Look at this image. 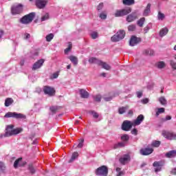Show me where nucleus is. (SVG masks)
I'll use <instances>...</instances> for the list:
<instances>
[{"instance_id": "49", "label": "nucleus", "mask_w": 176, "mask_h": 176, "mask_svg": "<svg viewBox=\"0 0 176 176\" xmlns=\"http://www.w3.org/2000/svg\"><path fill=\"white\" fill-rule=\"evenodd\" d=\"M49 19V13H46L44 16L41 17V21H45Z\"/></svg>"}, {"instance_id": "48", "label": "nucleus", "mask_w": 176, "mask_h": 176, "mask_svg": "<svg viewBox=\"0 0 176 176\" xmlns=\"http://www.w3.org/2000/svg\"><path fill=\"white\" fill-rule=\"evenodd\" d=\"M157 17H158V20H163L165 16H164V14L162 13L161 12H159Z\"/></svg>"}, {"instance_id": "56", "label": "nucleus", "mask_w": 176, "mask_h": 176, "mask_svg": "<svg viewBox=\"0 0 176 176\" xmlns=\"http://www.w3.org/2000/svg\"><path fill=\"white\" fill-rule=\"evenodd\" d=\"M104 101H107V102L111 101L112 100V96H109V97L104 96Z\"/></svg>"}, {"instance_id": "31", "label": "nucleus", "mask_w": 176, "mask_h": 176, "mask_svg": "<svg viewBox=\"0 0 176 176\" xmlns=\"http://www.w3.org/2000/svg\"><path fill=\"white\" fill-rule=\"evenodd\" d=\"M160 144H162L160 141L155 140L151 143V146H153L154 148H159V146H160Z\"/></svg>"}, {"instance_id": "20", "label": "nucleus", "mask_w": 176, "mask_h": 176, "mask_svg": "<svg viewBox=\"0 0 176 176\" xmlns=\"http://www.w3.org/2000/svg\"><path fill=\"white\" fill-rule=\"evenodd\" d=\"M166 157H168V159H173V157H176V150H172L165 155Z\"/></svg>"}, {"instance_id": "28", "label": "nucleus", "mask_w": 176, "mask_h": 176, "mask_svg": "<svg viewBox=\"0 0 176 176\" xmlns=\"http://www.w3.org/2000/svg\"><path fill=\"white\" fill-rule=\"evenodd\" d=\"M79 156V153L78 152H74L72 155V157L69 161V163H72L75 159H76Z\"/></svg>"}, {"instance_id": "36", "label": "nucleus", "mask_w": 176, "mask_h": 176, "mask_svg": "<svg viewBox=\"0 0 176 176\" xmlns=\"http://www.w3.org/2000/svg\"><path fill=\"white\" fill-rule=\"evenodd\" d=\"M157 67L159 68V69H162V68L166 67V63H164V61H160L157 63Z\"/></svg>"}, {"instance_id": "54", "label": "nucleus", "mask_w": 176, "mask_h": 176, "mask_svg": "<svg viewBox=\"0 0 176 176\" xmlns=\"http://www.w3.org/2000/svg\"><path fill=\"white\" fill-rule=\"evenodd\" d=\"M131 134H133V135H137V134H138V130H137V129H133L131 131Z\"/></svg>"}, {"instance_id": "63", "label": "nucleus", "mask_w": 176, "mask_h": 176, "mask_svg": "<svg viewBox=\"0 0 176 176\" xmlns=\"http://www.w3.org/2000/svg\"><path fill=\"white\" fill-rule=\"evenodd\" d=\"M5 34V32H3V30H0V39L1 38H2V36H3V34Z\"/></svg>"}, {"instance_id": "19", "label": "nucleus", "mask_w": 176, "mask_h": 176, "mask_svg": "<svg viewBox=\"0 0 176 176\" xmlns=\"http://www.w3.org/2000/svg\"><path fill=\"white\" fill-rule=\"evenodd\" d=\"M80 96L81 98H89V94L85 89H80Z\"/></svg>"}, {"instance_id": "16", "label": "nucleus", "mask_w": 176, "mask_h": 176, "mask_svg": "<svg viewBox=\"0 0 176 176\" xmlns=\"http://www.w3.org/2000/svg\"><path fill=\"white\" fill-rule=\"evenodd\" d=\"M141 42V38H138L135 36H132L129 41L130 46H135V45H138Z\"/></svg>"}, {"instance_id": "11", "label": "nucleus", "mask_w": 176, "mask_h": 176, "mask_svg": "<svg viewBox=\"0 0 176 176\" xmlns=\"http://www.w3.org/2000/svg\"><path fill=\"white\" fill-rule=\"evenodd\" d=\"M47 2V0H36L35 5L37 9H45Z\"/></svg>"}, {"instance_id": "5", "label": "nucleus", "mask_w": 176, "mask_h": 176, "mask_svg": "<svg viewBox=\"0 0 176 176\" xmlns=\"http://www.w3.org/2000/svg\"><path fill=\"white\" fill-rule=\"evenodd\" d=\"M95 174H96V175L102 176L108 175V167L105 165L100 166L96 170Z\"/></svg>"}, {"instance_id": "39", "label": "nucleus", "mask_w": 176, "mask_h": 176, "mask_svg": "<svg viewBox=\"0 0 176 176\" xmlns=\"http://www.w3.org/2000/svg\"><path fill=\"white\" fill-rule=\"evenodd\" d=\"M121 140H122V141L127 142V141H129V140H130V136H129V135H127V134H124L122 136H121Z\"/></svg>"}, {"instance_id": "34", "label": "nucleus", "mask_w": 176, "mask_h": 176, "mask_svg": "<svg viewBox=\"0 0 176 176\" xmlns=\"http://www.w3.org/2000/svg\"><path fill=\"white\" fill-rule=\"evenodd\" d=\"M159 102L162 105H167V100L164 96H162L159 98Z\"/></svg>"}, {"instance_id": "42", "label": "nucleus", "mask_w": 176, "mask_h": 176, "mask_svg": "<svg viewBox=\"0 0 176 176\" xmlns=\"http://www.w3.org/2000/svg\"><path fill=\"white\" fill-rule=\"evenodd\" d=\"M136 26L135 25H130L128 26V31L133 32L135 30Z\"/></svg>"}, {"instance_id": "50", "label": "nucleus", "mask_w": 176, "mask_h": 176, "mask_svg": "<svg viewBox=\"0 0 176 176\" xmlns=\"http://www.w3.org/2000/svg\"><path fill=\"white\" fill-rule=\"evenodd\" d=\"M83 142H85V139H81L78 144V148H83Z\"/></svg>"}, {"instance_id": "57", "label": "nucleus", "mask_w": 176, "mask_h": 176, "mask_svg": "<svg viewBox=\"0 0 176 176\" xmlns=\"http://www.w3.org/2000/svg\"><path fill=\"white\" fill-rule=\"evenodd\" d=\"M142 104H148L149 102V99L148 98H144L142 100Z\"/></svg>"}, {"instance_id": "53", "label": "nucleus", "mask_w": 176, "mask_h": 176, "mask_svg": "<svg viewBox=\"0 0 176 176\" xmlns=\"http://www.w3.org/2000/svg\"><path fill=\"white\" fill-rule=\"evenodd\" d=\"M103 8H104V3H99V5L97 7V10H98V11L102 10Z\"/></svg>"}, {"instance_id": "33", "label": "nucleus", "mask_w": 176, "mask_h": 176, "mask_svg": "<svg viewBox=\"0 0 176 176\" xmlns=\"http://www.w3.org/2000/svg\"><path fill=\"white\" fill-rule=\"evenodd\" d=\"M126 109H129V107H120L118 109V113H120V115H123V113H124V112H126Z\"/></svg>"}, {"instance_id": "52", "label": "nucleus", "mask_w": 176, "mask_h": 176, "mask_svg": "<svg viewBox=\"0 0 176 176\" xmlns=\"http://www.w3.org/2000/svg\"><path fill=\"white\" fill-rule=\"evenodd\" d=\"M6 168V166H5V164L3 162H0V171H2Z\"/></svg>"}, {"instance_id": "47", "label": "nucleus", "mask_w": 176, "mask_h": 176, "mask_svg": "<svg viewBox=\"0 0 176 176\" xmlns=\"http://www.w3.org/2000/svg\"><path fill=\"white\" fill-rule=\"evenodd\" d=\"M170 65L171 67L173 68V69H176V62L175 61L170 60Z\"/></svg>"}, {"instance_id": "27", "label": "nucleus", "mask_w": 176, "mask_h": 176, "mask_svg": "<svg viewBox=\"0 0 176 176\" xmlns=\"http://www.w3.org/2000/svg\"><path fill=\"white\" fill-rule=\"evenodd\" d=\"M168 33V28H162L160 32V36H162V37L164 36L167 35Z\"/></svg>"}, {"instance_id": "45", "label": "nucleus", "mask_w": 176, "mask_h": 176, "mask_svg": "<svg viewBox=\"0 0 176 176\" xmlns=\"http://www.w3.org/2000/svg\"><path fill=\"white\" fill-rule=\"evenodd\" d=\"M51 112H52V113H56L57 112V111L58 110V108L56 106H52L50 108Z\"/></svg>"}, {"instance_id": "2", "label": "nucleus", "mask_w": 176, "mask_h": 176, "mask_svg": "<svg viewBox=\"0 0 176 176\" xmlns=\"http://www.w3.org/2000/svg\"><path fill=\"white\" fill-rule=\"evenodd\" d=\"M129 13H131V8H126L121 10H116L114 16L115 17H124V16H127Z\"/></svg>"}, {"instance_id": "29", "label": "nucleus", "mask_w": 176, "mask_h": 176, "mask_svg": "<svg viewBox=\"0 0 176 176\" xmlns=\"http://www.w3.org/2000/svg\"><path fill=\"white\" fill-rule=\"evenodd\" d=\"M23 131V129L21 128H16L12 129V135H17V134H20Z\"/></svg>"}, {"instance_id": "14", "label": "nucleus", "mask_w": 176, "mask_h": 176, "mask_svg": "<svg viewBox=\"0 0 176 176\" xmlns=\"http://www.w3.org/2000/svg\"><path fill=\"white\" fill-rule=\"evenodd\" d=\"M140 153L142 156H148V155H151V153H153V148H141L140 150Z\"/></svg>"}, {"instance_id": "62", "label": "nucleus", "mask_w": 176, "mask_h": 176, "mask_svg": "<svg viewBox=\"0 0 176 176\" xmlns=\"http://www.w3.org/2000/svg\"><path fill=\"white\" fill-rule=\"evenodd\" d=\"M53 78L54 79H57V78H58V73H54L53 74Z\"/></svg>"}, {"instance_id": "1", "label": "nucleus", "mask_w": 176, "mask_h": 176, "mask_svg": "<svg viewBox=\"0 0 176 176\" xmlns=\"http://www.w3.org/2000/svg\"><path fill=\"white\" fill-rule=\"evenodd\" d=\"M35 18V12H30L28 14H26L23 16L21 19H20V23L21 24H30V23H32V21Z\"/></svg>"}, {"instance_id": "44", "label": "nucleus", "mask_w": 176, "mask_h": 176, "mask_svg": "<svg viewBox=\"0 0 176 176\" xmlns=\"http://www.w3.org/2000/svg\"><path fill=\"white\" fill-rule=\"evenodd\" d=\"M160 113H164V108L161 107L158 109L157 111L156 112V116H159Z\"/></svg>"}, {"instance_id": "17", "label": "nucleus", "mask_w": 176, "mask_h": 176, "mask_svg": "<svg viewBox=\"0 0 176 176\" xmlns=\"http://www.w3.org/2000/svg\"><path fill=\"white\" fill-rule=\"evenodd\" d=\"M45 63V60L43 59H40L37 60L32 67L33 71H36V69H39L42 65H43V63Z\"/></svg>"}, {"instance_id": "43", "label": "nucleus", "mask_w": 176, "mask_h": 176, "mask_svg": "<svg viewBox=\"0 0 176 176\" xmlns=\"http://www.w3.org/2000/svg\"><path fill=\"white\" fill-rule=\"evenodd\" d=\"M91 37L92 38V39H97V38H98V32H93L91 34Z\"/></svg>"}, {"instance_id": "4", "label": "nucleus", "mask_w": 176, "mask_h": 176, "mask_svg": "<svg viewBox=\"0 0 176 176\" xmlns=\"http://www.w3.org/2000/svg\"><path fill=\"white\" fill-rule=\"evenodd\" d=\"M4 118H14V119H25V115L23 113H18L16 112H8L4 116Z\"/></svg>"}, {"instance_id": "41", "label": "nucleus", "mask_w": 176, "mask_h": 176, "mask_svg": "<svg viewBox=\"0 0 176 176\" xmlns=\"http://www.w3.org/2000/svg\"><path fill=\"white\" fill-rule=\"evenodd\" d=\"M21 160H23L22 157H19L17 160H15L14 163V168H17L19 167V163H20V162H21Z\"/></svg>"}, {"instance_id": "8", "label": "nucleus", "mask_w": 176, "mask_h": 176, "mask_svg": "<svg viewBox=\"0 0 176 176\" xmlns=\"http://www.w3.org/2000/svg\"><path fill=\"white\" fill-rule=\"evenodd\" d=\"M133 126H134L133 122H131L129 120H125L122 124V130H123L124 131H130Z\"/></svg>"}, {"instance_id": "25", "label": "nucleus", "mask_w": 176, "mask_h": 176, "mask_svg": "<svg viewBox=\"0 0 176 176\" xmlns=\"http://www.w3.org/2000/svg\"><path fill=\"white\" fill-rule=\"evenodd\" d=\"M149 13H151V3L147 4V6L144 11L143 16H148Z\"/></svg>"}, {"instance_id": "55", "label": "nucleus", "mask_w": 176, "mask_h": 176, "mask_svg": "<svg viewBox=\"0 0 176 176\" xmlns=\"http://www.w3.org/2000/svg\"><path fill=\"white\" fill-rule=\"evenodd\" d=\"M100 19H102V20H105V19H107V14H104V13H101L100 14Z\"/></svg>"}, {"instance_id": "37", "label": "nucleus", "mask_w": 176, "mask_h": 176, "mask_svg": "<svg viewBox=\"0 0 176 176\" xmlns=\"http://www.w3.org/2000/svg\"><path fill=\"white\" fill-rule=\"evenodd\" d=\"M72 50V43L69 42L68 47L65 50V54H68Z\"/></svg>"}, {"instance_id": "21", "label": "nucleus", "mask_w": 176, "mask_h": 176, "mask_svg": "<svg viewBox=\"0 0 176 176\" xmlns=\"http://www.w3.org/2000/svg\"><path fill=\"white\" fill-rule=\"evenodd\" d=\"M98 65H100L102 68H103L104 69H106L107 71L111 70V67L107 63L99 61Z\"/></svg>"}, {"instance_id": "9", "label": "nucleus", "mask_w": 176, "mask_h": 176, "mask_svg": "<svg viewBox=\"0 0 176 176\" xmlns=\"http://www.w3.org/2000/svg\"><path fill=\"white\" fill-rule=\"evenodd\" d=\"M162 135L163 137H164V138H166V140H176V133H174L173 132L163 131Z\"/></svg>"}, {"instance_id": "18", "label": "nucleus", "mask_w": 176, "mask_h": 176, "mask_svg": "<svg viewBox=\"0 0 176 176\" xmlns=\"http://www.w3.org/2000/svg\"><path fill=\"white\" fill-rule=\"evenodd\" d=\"M144 119H145V117H144V115L140 114L139 115L137 118L133 121V126H140L142 122H144Z\"/></svg>"}, {"instance_id": "59", "label": "nucleus", "mask_w": 176, "mask_h": 176, "mask_svg": "<svg viewBox=\"0 0 176 176\" xmlns=\"http://www.w3.org/2000/svg\"><path fill=\"white\" fill-rule=\"evenodd\" d=\"M136 94L138 98H141V97H142V91H138Z\"/></svg>"}, {"instance_id": "61", "label": "nucleus", "mask_w": 176, "mask_h": 176, "mask_svg": "<svg viewBox=\"0 0 176 176\" xmlns=\"http://www.w3.org/2000/svg\"><path fill=\"white\" fill-rule=\"evenodd\" d=\"M25 39H30V34H28V33H25Z\"/></svg>"}, {"instance_id": "22", "label": "nucleus", "mask_w": 176, "mask_h": 176, "mask_svg": "<svg viewBox=\"0 0 176 176\" xmlns=\"http://www.w3.org/2000/svg\"><path fill=\"white\" fill-rule=\"evenodd\" d=\"M122 3L125 6H131V5H134L135 3V0H122Z\"/></svg>"}, {"instance_id": "35", "label": "nucleus", "mask_w": 176, "mask_h": 176, "mask_svg": "<svg viewBox=\"0 0 176 176\" xmlns=\"http://www.w3.org/2000/svg\"><path fill=\"white\" fill-rule=\"evenodd\" d=\"M144 23H145V18L142 17L138 21L137 24L139 27H144Z\"/></svg>"}, {"instance_id": "7", "label": "nucleus", "mask_w": 176, "mask_h": 176, "mask_svg": "<svg viewBox=\"0 0 176 176\" xmlns=\"http://www.w3.org/2000/svg\"><path fill=\"white\" fill-rule=\"evenodd\" d=\"M22 12H23V5L21 4L13 6L11 8L12 14H20V13H22Z\"/></svg>"}, {"instance_id": "12", "label": "nucleus", "mask_w": 176, "mask_h": 176, "mask_svg": "<svg viewBox=\"0 0 176 176\" xmlns=\"http://www.w3.org/2000/svg\"><path fill=\"white\" fill-rule=\"evenodd\" d=\"M43 91H44L45 94H47L50 97H52L56 94V90H54V88H53L52 87L45 86L43 88Z\"/></svg>"}, {"instance_id": "58", "label": "nucleus", "mask_w": 176, "mask_h": 176, "mask_svg": "<svg viewBox=\"0 0 176 176\" xmlns=\"http://www.w3.org/2000/svg\"><path fill=\"white\" fill-rule=\"evenodd\" d=\"M172 117L171 116H166L165 119L164 120V122H167V120H171Z\"/></svg>"}, {"instance_id": "26", "label": "nucleus", "mask_w": 176, "mask_h": 176, "mask_svg": "<svg viewBox=\"0 0 176 176\" xmlns=\"http://www.w3.org/2000/svg\"><path fill=\"white\" fill-rule=\"evenodd\" d=\"M144 54H145L146 56H155V51H153V50H145L143 52Z\"/></svg>"}, {"instance_id": "23", "label": "nucleus", "mask_w": 176, "mask_h": 176, "mask_svg": "<svg viewBox=\"0 0 176 176\" xmlns=\"http://www.w3.org/2000/svg\"><path fill=\"white\" fill-rule=\"evenodd\" d=\"M69 60L74 64V65H78V57L75 56H68Z\"/></svg>"}, {"instance_id": "13", "label": "nucleus", "mask_w": 176, "mask_h": 176, "mask_svg": "<svg viewBox=\"0 0 176 176\" xmlns=\"http://www.w3.org/2000/svg\"><path fill=\"white\" fill-rule=\"evenodd\" d=\"M130 160H131L130 155H124L119 159V162L120 164H122V166H125V164H127V163H129Z\"/></svg>"}, {"instance_id": "10", "label": "nucleus", "mask_w": 176, "mask_h": 176, "mask_svg": "<svg viewBox=\"0 0 176 176\" xmlns=\"http://www.w3.org/2000/svg\"><path fill=\"white\" fill-rule=\"evenodd\" d=\"M153 166L155 167V173H159V171H162V168L164 166V161H155Z\"/></svg>"}, {"instance_id": "46", "label": "nucleus", "mask_w": 176, "mask_h": 176, "mask_svg": "<svg viewBox=\"0 0 176 176\" xmlns=\"http://www.w3.org/2000/svg\"><path fill=\"white\" fill-rule=\"evenodd\" d=\"M89 113H91L93 116V118H94L95 119H98V113L94 111H91L89 112Z\"/></svg>"}, {"instance_id": "3", "label": "nucleus", "mask_w": 176, "mask_h": 176, "mask_svg": "<svg viewBox=\"0 0 176 176\" xmlns=\"http://www.w3.org/2000/svg\"><path fill=\"white\" fill-rule=\"evenodd\" d=\"M126 36V32L124 30H119L116 34L111 37L112 42H119Z\"/></svg>"}, {"instance_id": "64", "label": "nucleus", "mask_w": 176, "mask_h": 176, "mask_svg": "<svg viewBox=\"0 0 176 176\" xmlns=\"http://www.w3.org/2000/svg\"><path fill=\"white\" fill-rule=\"evenodd\" d=\"M122 175H124V172L123 171L118 172V174L117 175V176H122Z\"/></svg>"}, {"instance_id": "51", "label": "nucleus", "mask_w": 176, "mask_h": 176, "mask_svg": "<svg viewBox=\"0 0 176 176\" xmlns=\"http://www.w3.org/2000/svg\"><path fill=\"white\" fill-rule=\"evenodd\" d=\"M96 61H97V58H90L89 59V63L90 64H94V63H96Z\"/></svg>"}, {"instance_id": "60", "label": "nucleus", "mask_w": 176, "mask_h": 176, "mask_svg": "<svg viewBox=\"0 0 176 176\" xmlns=\"http://www.w3.org/2000/svg\"><path fill=\"white\" fill-rule=\"evenodd\" d=\"M170 174L172 175H176V168L172 169V170L170 171Z\"/></svg>"}, {"instance_id": "40", "label": "nucleus", "mask_w": 176, "mask_h": 176, "mask_svg": "<svg viewBox=\"0 0 176 176\" xmlns=\"http://www.w3.org/2000/svg\"><path fill=\"white\" fill-rule=\"evenodd\" d=\"M53 38H54V34H47L46 36V41L47 42H52V40L53 39Z\"/></svg>"}, {"instance_id": "32", "label": "nucleus", "mask_w": 176, "mask_h": 176, "mask_svg": "<svg viewBox=\"0 0 176 176\" xmlns=\"http://www.w3.org/2000/svg\"><path fill=\"white\" fill-rule=\"evenodd\" d=\"M28 170H29V171L30 172V173L32 175L35 174V173L36 171L35 170V168H34V166L32 165V164H30L28 165Z\"/></svg>"}, {"instance_id": "38", "label": "nucleus", "mask_w": 176, "mask_h": 176, "mask_svg": "<svg viewBox=\"0 0 176 176\" xmlns=\"http://www.w3.org/2000/svg\"><path fill=\"white\" fill-rule=\"evenodd\" d=\"M93 98L96 102H101V99L102 98V97L101 96V95L98 94L96 96H94Z\"/></svg>"}, {"instance_id": "30", "label": "nucleus", "mask_w": 176, "mask_h": 176, "mask_svg": "<svg viewBox=\"0 0 176 176\" xmlns=\"http://www.w3.org/2000/svg\"><path fill=\"white\" fill-rule=\"evenodd\" d=\"M125 146L124 142H121L114 144L113 149H118V148H123Z\"/></svg>"}, {"instance_id": "6", "label": "nucleus", "mask_w": 176, "mask_h": 176, "mask_svg": "<svg viewBox=\"0 0 176 176\" xmlns=\"http://www.w3.org/2000/svg\"><path fill=\"white\" fill-rule=\"evenodd\" d=\"M13 129H14V125H8L4 135H1L0 138H3V137H12V135H13Z\"/></svg>"}, {"instance_id": "15", "label": "nucleus", "mask_w": 176, "mask_h": 176, "mask_svg": "<svg viewBox=\"0 0 176 176\" xmlns=\"http://www.w3.org/2000/svg\"><path fill=\"white\" fill-rule=\"evenodd\" d=\"M137 19H138V15L137 14V11H135L126 16V21L128 23H133Z\"/></svg>"}, {"instance_id": "24", "label": "nucleus", "mask_w": 176, "mask_h": 176, "mask_svg": "<svg viewBox=\"0 0 176 176\" xmlns=\"http://www.w3.org/2000/svg\"><path fill=\"white\" fill-rule=\"evenodd\" d=\"M13 102H14V100H13V98H8L5 100L4 105L5 107H10V105H12Z\"/></svg>"}]
</instances>
